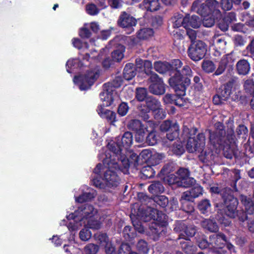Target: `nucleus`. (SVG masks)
Masks as SVG:
<instances>
[{
    "mask_svg": "<svg viewBox=\"0 0 254 254\" xmlns=\"http://www.w3.org/2000/svg\"><path fill=\"white\" fill-rule=\"evenodd\" d=\"M98 77L97 72L89 70L84 75L75 76L74 81L78 84L80 90H87L93 85Z\"/></svg>",
    "mask_w": 254,
    "mask_h": 254,
    "instance_id": "obj_7",
    "label": "nucleus"
},
{
    "mask_svg": "<svg viewBox=\"0 0 254 254\" xmlns=\"http://www.w3.org/2000/svg\"><path fill=\"white\" fill-rule=\"evenodd\" d=\"M81 211L82 212V215H83V218L88 219V218L93 217L94 216V208L91 204H85Z\"/></svg>",
    "mask_w": 254,
    "mask_h": 254,
    "instance_id": "obj_28",
    "label": "nucleus"
},
{
    "mask_svg": "<svg viewBox=\"0 0 254 254\" xmlns=\"http://www.w3.org/2000/svg\"><path fill=\"white\" fill-rule=\"evenodd\" d=\"M182 247L184 252L187 254H192L196 250L195 247L187 243L183 244Z\"/></svg>",
    "mask_w": 254,
    "mask_h": 254,
    "instance_id": "obj_55",
    "label": "nucleus"
},
{
    "mask_svg": "<svg viewBox=\"0 0 254 254\" xmlns=\"http://www.w3.org/2000/svg\"><path fill=\"white\" fill-rule=\"evenodd\" d=\"M209 239L212 247L216 248H222L226 242L225 236L221 233L211 235Z\"/></svg>",
    "mask_w": 254,
    "mask_h": 254,
    "instance_id": "obj_15",
    "label": "nucleus"
},
{
    "mask_svg": "<svg viewBox=\"0 0 254 254\" xmlns=\"http://www.w3.org/2000/svg\"><path fill=\"white\" fill-rule=\"evenodd\" d=\"M193 198L198 197L202 194V188L200 186H196L190 190Z\"/></svg>",
    "mask_w": 254,
    "mask_h": 254,
    "instance_id": "obj_63",
    "label": "nucleus"
},
{
    "mask_svg": "<svg viewBox=\"0 0 254 254\" xmlns=\"http://www.w3.org/2000/svg\"><path fill=\"white\" fill-rule=\"evenodd\" d=\"M182 209L188 213L191 214L194 211V209L192 202L190 201H183Z\"/></svg>",
    "mask_w": 254,
    "mask_h": 254,
    "instance_id": "obj_45",
    "label": "nucleus"
},
{
    "mask_svg": "<svg viewBox=\"0 0 254 254\" xmlns=\"http://www.w3.org/2000/svg\"><path fill=\"white\" fill-rule=\"evenodd\" d=\"M218 7L219 3L216 0H207L205 3H202L197 0L193 2L191 9L203 17L202 24L204 26L210 27L214 25L215 20L221 17Z\"/></svg>",
    "mask_w": 254,
    "mask_h": 254,
    "instance_id": "obj_1",
    "label": "nucleus"
},
{
    "mask_svg": "<svg viewBox=\"0 0 254 254\" xmlns=\"http://www.w3.org/2000/svg\"><path fill=\"white\" fill-rule=\"evenodd\" d=\"M136 74V69L132 64H128V80L134 77Z\"/></svg>",
    "mask_w": 254,
    "mask_h": 254,
    "instance_id": "obj_57",
    "label": "nucleus"
},
{
    "mask_svg": "<svg viewBox=\"0 0 254 254\" xmlns=\"http://www.w3.org/2000/svg\"><path fill=\"white\" fill-rule=\"evenodd\" d=\"M164 157V154L155 152L150 156L149 162L152 166H156L160 163Z\"/></svg>",
    "mask_w": 254,
    "mask_h": 254,
    "instance_id": "obj_30",
    "label": "nucleus"
},
{
    "mask_svg": "<svg viewBox=\"0 0 254 254\" xmlns=\"http://www.w3.org/2000/svg\"><path fill=\"white\" fill-rule=\"evenodd\" d=\"M118 113L121 116H125L127 113V103L122 102L118 107Z\"/></svg>",
    "mask_w": 254,
    "mask_h": 254,
    "instance_id": "obj_56",
    "label": "nucleus"
},
{
    "mask_svg": "<svg viewBox=\"0 0 254 254\" xmlns=\"http://www.w3.org/2000/svg\"><path fill=\"white\" fill-rule=\"evenodd\" d=\"M217 128L215 131L210 132L209 140L210 144L213 146V149L219 148L221 142V137L225 134L223 126L222 124H217Z\"/></svg>",
    "mask_w": 254,
    "mask_h": 254,
    "instance_id": "obj_12",
    "label": "nucleus"
},
{
    "mask_svg": "<svg viewBox=\"0 0 254 254\" xmlns=\"http://www.w3.org/2000/svg\"><path fill=\"white\" fill-rule=\"evenodd\" d=\"M226 42L222 37H215L213 40L214 45L217 50L222 51L226 48Z\"/></svg>",
    "mask_w": 254,
    "mask_h": 254,
    "instance_id": "obj_33",
    "label": "nucleus"
},
{
    "mask_svg": "<svg viewBox=\"0 0 254 254\" xmlns=\"http://www.w3.org/2000/svg\"><path fill=\"white\" fill-rule=\"evenodd\" d=\"M232 82H228L224 86V89L222 90L219 94L222 97V100H224L225 101H227L232 93Z\"/></svg>",
    "mask_w": 254,
    "mask_h": 254,
    "instance_id": "obj_32",
    "label": "nucleus"
},
{
    "mask_svg": "<svg viewBox=\"0 0 254 254\" xmlns=\"http://www.w3.org/2000/svg\"><path fill=\"white\" fill-rule=\"evenodd\" d=\"M147 91L146 89L140 88L137 89L136 97L138 101H142L146 97Z\"/></svg>",
    "mask_w": 254,
    "mask_h": 254,
    "instance_id": "obj_48",
    "label": "nucleus"
},
{
    "mask_svg": "<svg viewBox=\"0 0 254 254\" xmlns=\"http://www.w3.org/2000/svg\"><path fill=\"white\" fill-rule=\"evenodd\" d=\"M160 128L163 131L172 130L173 129V125L172 126V124L169 121H164L160 126Z\"/></svg>",
    "mask_w": 254,
    "mask_h": 254,
    "instance_id": "obj_61",
    "label": "nucleus"
},
{
    "mask_svg": "<svg viewBox=\"0 0 254 254\" xmlns=\"http://www.w3.org/2000/svg\"><path fill=\"white\" fill-rule=\"evenodd\" d=\"M154 116L156 119H163L165 117V112L164 111L163 109L161 107H159V109H157L152 112Z\"/></svg>",
    "mask_w": 254,
    "mask_h": 254,
    "instance_id": "obj_54",
    "label": "nucleus"
},
{
    "mask_svg": "<svg viewBox=\"0 0 254 254\" xmlns=\"http://www.w3.org/2000/svg\"><path fill=\"white\" fill-rule=\"evenodd\" d=\"M193 197L192 196V194H191L190 190H187L183 193L182 195L181 201L183 202V201H190L193 199Z\"/></svg>",
    "mask_w": 254,
    "mask_h": 254,
    "instance_id": "obj_59",
    "label": "nucleus"
},
{
    "mask_svg": "<svg viewBox=\"0 0 254 254\" xmlns=\"http://www.w3.org/2000/svg\"><path fill=\"white\" fill-rule=\"evenodd\" d=\"M96 239L99 242L100 244H106L108 243L109 239L106 233H100L95 235Z\"/></svg>",
    "mask_w": 254,
    "mask_h": 254,
    "instance_id": "obj_53",
    "label": "nucleus"
},
{
    "mask_svg": "<svg viewBox=\"0 0 254 254\" xmlns=\"http://www.w3.org/2000/svg\"><path fill=\"white\" fill-rule=\"evenodd\" d=\"M184 28L188 29L190 27L197 28L201 24V19L197 15H187L184 17Z\"/></svg>",
    "mask_w": 254,
    "mask_h": 254,
    "instance_id": "obj_16",
    "label": "nucleus"
},
{
    "mask_svg": "<svg viewBox=\"0 0 254 254\" xmlns=\"http://www.w3.org/2000/svg\"><path fill=\"white\" fill-rule=\"evenodd\" d=\"M202 68L205 72L211 73L214 71L216 67L212 61L204 60L202 63Z\"/></svg>",
    "mask_w": 254,
    "mask_h": 254,
    "instance_id": "obj_34",
    "label": "nucleus"
},
{
    "mask_svg": "<svg viewBox=\"0 0 254 254\" xmlns=\"http://www.w3.org/2000/svg\"><path fill=\"white\" fill-rule=\"evenodd\" d=\"M126 47L124 45L118 44L116 49L111 53V57L115 62H120L124 57Z\"/></svg>",
    "mask_w": 254,
    "mask_h": 254,
    "instance_id": "obj_17",
    "label": "nucleus"
},
{
    "mask_svg": "<svg viewBox=\"0 0 254 254\" xmlns=\"http://www.w3.org/2000/svg\"><path fill=\"white\" fill-rule=\"evenodd\" d=\"M108 147L109 150L113 153V155L110 154V153L106 152L105 158L107 157L109 158L111 155V158L116 161L115 157H117L118 160H120L123 165L124 166V170L123 171V173L124 174H127V156L126 154H123L122 152L123 146L117 142H113V143H109ZM123 147H124V146Z\"/></svg>",
    "mask_w": 254,
    "mask_h": 254,
    "instance_id": "obj_8",
    "label": "nucleus"
},
{
    "mask_svg": "<svg viewBox=\"0 0 254 254\" xmlns=\"http://www.w3.org/2000/svg\"><path fill=\"white\" fill-rule=\"evenodd\" d=\"M244 87L245 91L252 94L254 93V82L253 79H248L245 81Z\"/></svg>",
    "mask_w": 254,
    "mask_h": 254,
    "instance_id": "obj_42",
    "label": "nucleus"
},
{
    "mask_svg": "<svg viewBox=\"0 0 254 254\" xmlns=\"http://www.w3.org/2000/svg\"><path fill=\"white\" fill-rule=\"evenodd\" d=\"M123 79L120 76H116L111 82L105 83L103 86V91L100 93L101 100L104 106H109L114 101L113 95L116 94V89L121 86Z\"/></svg>",
    "mask_w": 254,
    "mask_h": 254,
    "instance_id": "obj_4",
    "label": "nucleus"
},
{
    "mask_svg": "<svg viewBox=\"0 0 254 254\" xmlns=\"http://www.w3.org/2000/svg\"><path fill=\"white\" fill-rule=\"evenodd\" d=\"M99 250L98 245L90 243L84 247L85 254H97Z\"/></svg>",
    "mask_w": 254,
    "mask_h": 254,
    "instance_id": "obj_36",
    "label": "nucleus"
},
{
    "mask_svg": "<svg viewBox=\"0 0 254 254\" xmlns=\"http://www.w3.org/2000/svg\"><path fill=\"white\" fill-rule=\"evenodd\" d=\"M230 57L228 55H224L221 59L219 64V65L216 70L214 74L219 75L221 74L225 70L226 65L228 64V59Z\"/></svg>",
    "mask_w": 254,
    "mask_h": 254,
    "instance_id": "obj_23",
    "label": "nucleus"
},
{
    "mask_svg": "<svg viewBox=\"0 0 254 254\" xmlns=\"http://www.w3.org/2000/svg\"><path fill=\"white\" fill-rule=\"evenodd\" d=\"M226 209L225 210V214L228 217L234 218L237 216L240 221L242 222L245 221L248 219V217L245 213L243 211H236L237 207L238 204L237 199L233 197L230 199V201L227 200L225 201Z\"/></svg>",
    "mask_w": 254,
    "mask_h": 254,
    "instance_id": "obj_9",
    "label": "nucleus"
},
{
    "mask_svg": "<svg viewBox=\"0 0 254 254\" xmlns=\"http://www.w3.org/2000/svg\"><path fill=\"white\" fill-rule=\"evenodd\" d=\"M143 4L147 10L155 11L160 7L159 0H144Z\"/></svg>",
    "mask_w": 254,
    "mask_h": 254,
    "instance_id": "obj_19",
    "label": "nucleus"
},
{
    "mask_svg": "<svg viewBox=\"0 0 254 254\" xmlns=\"http://www.w3.org/2000/svg\"><path fill=\"white\" fill-rule=\"evenodd\" d=\"M171 65L167 62H157L154 63L155 69L161 73L171 71Z\"/></svg>",
    "mask_w": 254,
    "mask_h": 254,
    "instance_id": "obj_20",
    "label": "nucleus"
},
{
    "mask_svg": "<svg viewBox=\"0 0 254 254\" xmlns=\"http://www.w3.org/2000/svg\"><path fill=\"white\" fill-rule=\"evenodd\" d=\"M129 154V159H128V166L132 164L135 166L138 164V156L137 154L131 151H128V154Z\"/></svg>",
    "mask_w": 254,
    "mask_h": 254,
    "instance_id": "obj_44",
    "label": "nucleus"
},
{
    "mask_svg": "<svg viewBox=\"0 0 254 254\" xmlns=\"http://www.w3.org/2000/svg\"><path fill=\"white\" fill-rule=\"evenodd\" d=\"M172 151L177 155H182L185 151V149L181 142L177 141L172 148Z\"/></svg>",
    "mask_w": 254,
    "mask_h": 254,
    "instance_id": "obj_37",
    "label": "nucleus"
},
{
    "mask_svg": "<svg viewBox=\"0 0 254 254\" xmlns=\"http://www.w3.org/2000/svg\"><path fill=\"white\" fill-rule=\"evenodd\" d=\"M198 208L200 211L204 214H207L211 210V204L208 199L201 201L198 204Z\"/></svg>",
    "mask_w": 254,
    "mask_h": 254,
    "instance_id": "obj_26",
    "label": "nucleus"
},
{
    "mask_svg": "<svg viewBox=\"0 0 254 254\" xmlns=\"http://www.w3.org/2000/svg\"><path fill=\"white\" fill-rule=\"evenodd\" d=\"M110 155L109 158H104L103 163L107 165L108 169L104 173V178L106 186L109 188L115 187L120 183V178L117 174V170H120L122 172L124 168L121 169L118 163L112 160Z\"/></svg>",
    "mask_w": 254,
    "mask_h": 254,
    "instance_id": "obj_3",
    "label": "nucleus"
},
{
    "mask_svg": "<svg viewBox=\"0 0 254 254\" xmlns=\"http://www.w3.org/2000/svg\"><path fill=\"white\" fill-rule=\"evenodd\" d=\"M115 62L112 58L108 57L105 58L102 62L103 67L105 69L110 68L112 65L114 64Z\"/></svg>",
    "mask_w": 254,
    "mask_h": 254,
    "instance_id": "obj_62",
    "label": "nucleus"
},
{
    "mask_svg": "<svg viewBox=\"0 0 254 254\" xmlns=\"http://www.w3.org/2000/svg\"><path fill=\"white\" fill-rule=\"evenodd\" d=\"M92 184L96 188L100 189L104 188V185L102 182V179L101 176H96L92 180Z\"/></svg>",
    "mask_w": 254,
    "mask_h": 254,
    "instance_id": "obj_51",
    "label": "nucleus"
},
{
    "mask_svg": "<svg viewBox=\"0 0 254 254\" xmlns=\"http://www.w3.org/2000/svg\"><path fill=\"white\" fill-rule=\"evenodd\" d=\"M221 6L224 10H229L233 6L232 2L231 0H221Z\"/></svg>",
    "mask_w": 254,
    "mask_h": 254,
    "instance_id": "obj_58",
    "label": "nucleus"
},
{
    "mask_svg": "<svg viewBox=\"0 0 254 254\" xmlns=\"http://www.w3.org/2000/svg\"><path fill=\"white\" fill-rule=\"evenodd\" d=\"M94 198L93 193L90 192H83L80 195H79L76 198V200L79 203H83L86 201L91 200L92 199Z\"/></svg>",
    "mask_w": 254,
    "mask_h": 254,
    "instance_id": "obj_35",
    "label": "nucleus"
},
{
    "mask_svg": "<svg viewBox=\"0 0 254 254\" xmlns=\"http://www.w3.org/2000/svg\"><path fill=\"white\" fill-rule=\"evenodd\" d=\"M148 190L151 193L157 195L158 193L163 192L164 189L160 182H156L149 186Z\"/></svg>",
    "mask_w": 254,
    "mask_h": 254,
    "instance_id": "obj_25",
    "label": "nucleus"
},
{
    "mask_svg": "<svg viewBox=\"0 0 254 254\" xmlns=\"http://www.w3.org/2000/svg\"><path fill=\"white\" fill-rule=\"evenodd\" d=\"M146 105L148 111L151 110L152 112L161 107L160 102L155 99L150 97L146 98Z\"/></svg>",
    "mask_w": 254,
    "mask_h": 254,
    "instance_id": "obj_29",
    "label": "nucleus"
},
{
    "mask_svg": "<svg viewBox=\"0 0 254 254\" xmlns=\"http://www.w3.org/2000/svg\"><path fill=\"white\" fill-rule=\"evenodd\" d=\"M86 12L90 15H97L100 11L97 6L94 3H88L86 6Z\"/></svg>",
    "mask_w": 254,
    "mask_h": 254,
    "instance_id": "obj_39",
    "label": "nucleus"
},
{
    "mask_svg": "<svg viewBox=\"0 0 254 254\" xmlns=\"http://www.w3.org/2000/svg\"><path fill=\"white\" fill-rule=\"evenodd\" d=\"M197 131L196 128H192L190 132V135L186 145V148L189 152L193 153L195 151L201 152L199 158L204 163H207L210 159L212 153L210 152L206 153L203 152L202 150L205 145V136L203 133H199L195 139L192 136L194 135Z\"/></svg>",
    "mask_w": 254,
    "mask_h": 254,
    "instance_id": "obj_2",
    "label": "nucleus"
},
{
    "mask_svg": "<svg viewBox=\"0 0 254 254\" xmlns=\"http://www.w3.org/2000/svg\"><path fill=\"white\" fill-rule=\"evenodd\" d=\"M241 201L245 206L247 214L253 215L254 217V201H252L250 198L245 196H241ZM253 219V218L249 219L248 227L250 231L254 232V222H253V220H250V219Z\"/></svg>",
    "mask_w": 254,
    "mask_h": 254,
    "instance_id": "obj_13",
    "label": "nucleus"
},
{
    "mask_svg": "<svg viewBox=\"0 0 254 254\" xmlns=\"http://www.w3.org/2000/svg\"><path fill=\"white\" fill-rule=\"evenodd\" d=\"M250 64L246 60H241L236 64V69L239 75H245L250 70Z\"/></svg>",
    "mask_w": 254,
    "mask_h": 254,
    "instance_id": "obj_18",
    "label": "nucleus"
},
{
    "mask_svg": "<svg viewBox=\"0 0 254 254\" xmlns=\"http://www.w3.org/2000/svg\"><path fill=\"white\" fill-rule=\"evenodd\" d=\"M150 80L152 84L149 86V91L155 95H162L165 92V85L163 81L159 78L157 74L150 72Z\"/></svg>",
    "mask_w": 254,
    "mask_h": 254,
    "instance_id": "obj_11",
    "label": "nucleus"
},
{
    "mask_svg": "<svg viewBox=\"0 0 254 254\" xmlns=\"http://www.w3.org/2000/svg\"><path fill=\"white\" fill-rule=\"evenodd\" d=\"M137 20L134 17L128 16V34L132 32L134 29V27L136 25Z\"/></svg>",
    "mask_w": 254,
    "mask_h": 254,
    "instance_id": "obj_47",
    "label": "nucleus"
},
{
    "mask_svg": "<svg viewBox=\"0 0 254 254\" xmlns=\"http://www.w3.org/2000/svg\"><path fill=\"white\" fill-rule=\"evenodd\" d=\"M105 252L106 254H116V249L111 243H108L105 245Z\"/></svg>",
    "mask_w": 254,
    "mask_h": 254,
    "instance_id": "obj_64",
    "label": "nucleus"
},
{
    "mask_svg": "<svg viewBox=\"0 0 254 254\" xmlns=\"http://www.w3.org/2000/svg\"><path fill=\"white\" fill-rule=\"evenodd\" d=\"M89 220L87 221V225L90 229L94 230H98L101 227V223L97 220L93 219V217L88 218Z\"/></svg>",
    "mask_w": 254,
    "mask_h": 254,
    "instance_id": "obj_43",
    "label": "nucleus"
},
{
    "mask_svg": "<svg viewBox=\"0 0 254 254\" xmlns=\"http://www.w3.org/2000/svg\"><path fill=\"white\" fill-rule=\"evenodd\" d=\"M166 216L161 212L151 207H140L137 213V219L140 221L147 222L153 219L161 224L166 221Z\"/></svg>",
    "mask_w": 254,
    "mask_h": 254,
    "instance_id": "obj_5",
    "label": "nucleus"
},
{
    "mask_svg": "<svg viewBox=\"0 0 254 254\" xmlns=\"http://www.w3.org/2000/svg\"><path fill=\"white\" fill-rule=\"evenodd\" d=\"M184 232L187 237H192L196 233L195 228L191 225L188 226L186 227Z\"/></svg>",
    "mask_w": 254,
    "mask_h": 254,
    "instance_id": "obj_60",
    "label": "nucleus"
},
{
    "mask_svg": "<svg viewBox=\"0 0 254 254\" xmlns=\"http://www.w3.org/2000/svg\"><path fill=\"white\" fill-rule=\"evenodd\" d=\"M203 228L207 229L211 232H216L218 231L219 228L215 222L210 219H205L201 222Z\"/></svg>",
    "mask_w": 254,
    "mask_h": 254,
    "instance_id": "obj_21",
    "label": "nucleus"
},
{
    "mask_svg": "<svg viewBox=\"0 0 254 254\" xmlns=\"http://www.w3.org/2000/svg\"><path fill=\"white\" fill-rule=\"evenodd\" d=\"M153 35L154 31L150 28H142L137 33V37L140 39H147L152 37Z\"/></svg>",
    "mask_w": 254,
    "mask_h": 254,
    "instance_id": "obj_24",
    "label": "nucleus"
},
{
    "mask_svg": "<svg viewBox=\"0 0 254 254\" xmlns=\"http://www.w3.org/2000/svg\"><path fill=\"white\" fill-rule=\"evenodd\" d=\"M216 219L218 222L223 224L225 226L229 225V224L231 223L229 220L225 218L223 214H222V212H221V209H219V211H218V214L216 216Z\"/></svg>",
    "mask_w": 254,
    "mask_h": 254,
    "instance_id": "obj_46",
    "label": "nucleus"
},
{
    "mask_svg": "<svg viewBox=\"0 0 254 254\" xmlns=\"http://www.w3.org/2000/svg\"><path fill=\"white\" fill-rule=\"evenodd\" d=\"M157 137L154 132H150L146 136V142L149 145H154L157 143Z\"/></svg>",
    "mask_w": 254,
    "mask_h": 254,
    "instance_id": "obj_50",
    "label": "nucleus"
},
{
    "mask_svg": "<svg viewBox=\"0 0 254 254\" xmlns=\"http://www.w3.org/2000/svg\"><path fill=\"white\" fill-rule=\"evenodd\" d=\"M106 106L102 104L98 106L96 111L99 116L102 119H105L111 125H114V123L117 121L116 114L115 112L104 108Z\"/></svg>",
    "mask_w": 254,
    "mask_h": 254,
    "instance_id": "obj_14",
    "label": "nucleus"
},
{
    "mask_svg": "<svg viewBox=\"0 0 254 254\" xmlns=\"http://www.w3.org/2000/svg\"><path fill=\"white\" fill-rule=\"evenodd\" d=\"M173 23V26L175 28H177L183 25L184 27V17L181 14L176 13L171 18Z\"/></svg>",
    "mask_w": 254,
    "mask_h": 254,
    "instance_id": "obj_27",
    "label": "nucleus"
},
{
    "mask_svg": "<svg viewBox=\"0 0 254 254\" xmlns=\"http://www.w3.org/2000/svg\"><path fill=\"white\" fill-rule=\"evenodd\" d=\"M178 173L180 176L181 178H182L184 181V183L188 182L190 183V184H189L188 185L184 186L185 187H188L190 185H192L194 183L195 181L193 179H191L189 177V172L188 169L185 168H181L178 170Z\"/></svg>",
    "mask_w": 254,
    "mask_h": 254,
    "instance_id": "obj_22",
    "label": "nucleus"
},
{
    "mask_svg": "<svg viewBox=\"0 0 254 254\" xmlns=\"http://www.w3.org/2000/svg\"><path fill=\"white\" fill-rule=\"evenodd\" d=\"M91 236L92 233L88 228H83L79 232V238L82 241H88L91 238Z\"/></svg>",
    "mask_w": 254,
    "mask_h": 254,
    "instance_id": "obj_41",
    "label": "nucleus"
},
{
    "mask_svg": "<svg viewBox=\"0 0 254 254\" xmlns=\"http://www.w3.org/2000/svg\"><path fill=\"white\" fill-rule=\"evenodd\" d=\"M182 65V62L178 60H174L172 62V68L171 70H174L175 75L169 79L170 84L174 87L180 88L184 90L186 86L190 83V79L187 77L182 75L178 69Z\"/></svg>",
    "mask_w": 254,
    "mask_h": 254,
    "instance_id": "obj_6",
    "label": "nucleus"
},
{
    "mask_svg": "<svg viewBox=\"0 0 254 254\" xmlns=\"http://www.w3.org/2000/svg\"><path fill=\"white\" fill-rule=\"evenodd\" d=\"M137 247L138 250L143 254H146L148 252L147 244L143 240H140L138 242Z\"/></svg>",
    "mask_w": 254,
    "mask_h": 254,
    "instance_id": "obj_52",
    "label": "nucleus"
},
{
    "mask_svg": "<svg viewBox=\"0 0 254 254\" xmlns=\"http://www.w3.org/2000/svg\"><path fill=\"white\" fill-rule=\"evenodd\" d=\"M178 129V126L177 124L173 125V129L168 131L166 134L167 138L170 140H173L175 138H177L179 134Z\"/></svg>",
    "mask_w": 254,
    "mask_h": 254,
    "instance_id": "obj_40",
    "label": "nucleus"
},
{
    "mask_svg": "<svg viewBox=\"0 0 254 254\" xmlns=\"http://www.w3.org/2000/svg\"><path fill=\"white\" fill-rule=\"evenodd\" d=\"M196 238L198 246L200 249H206L211 246L210 243L207 242L206 236L203 234H198Z\"/></svg>",
    "mask_w": 254,
    "mask_h": 254,
    "instance_id": "obj_31",
    "label": "nucleus"
},
{
    "mask_svg": "<svg viewBox=\"0 0 254 254\" xmlns=\"http://www.w3.org/2000/svg\"><path fill=\"white\" fill-rule=\"evenodd\" d=\"M118 26L121 28H127V12L123 11L120 15L117 21Z\"/></svg>",
    "mask_w": 254,
    "mask_h": 254,
    "instance_id": "obj_38",
    "label": "nucleus"
},
{
    "mask_svg": "<svg viewBox=\"0 0 254 254\" xmlns=\"http://www.w3.org/2000/svg\"><path fill=\"white\" fill-rule=\"evenodd\" d=\"M206 52V45L201 41H198L192 44L188 49L189 56L194 61L202 59L204 57Z\"/></svg>",
    "mask_w": 254,
    "mask_h": 254,
    "instance_id": "obj_10",
    "label": "nucleus"
},
{
    "mask_svg": "<svg viewBox=\"0 0 254 254\" xmlns=\"http://www.w3.org/2000/svg\"><path fill=\"white\" fill-rule=\"evenodd\" d=\"M92 33L90 30L86 27L80 29L79 35L82 39H88L91 36Z\"/></svg>",
    "mask_w": 254,
    "mask_h": 254,
    "instance_id": "obj_49",
    "label": "nucleus"
}]
</instances>
